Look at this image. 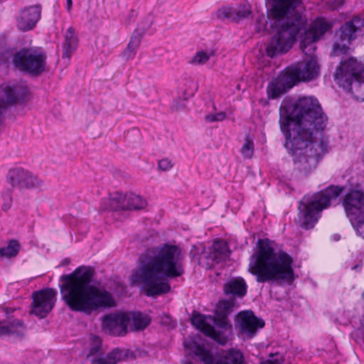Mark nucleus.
Here are the masks:
<instances>
[{"label": "nucleus", "instance_id": "nucleus-1", "mask_svg": "<svg viewBox=\"0 0 364 364\" xmlns=\"http://www.w3.org/2000/svg\"><path fill=\"white\" fill-rule=\"evenodd\" d=\"M271 16L277 28L276 34L266 48L267 56L274 58L287 53L301 35L300 48L310 58H314L316 42L327 31L331 25L323 18H317L307 29V20L296 9L301 0H271Z\"/></svg>", "mask_w": 364, "mask_h": 364}, {"label": "nucleus", "instance_id": "nucleus-2", "mask_svg": "<svg viewBox=\"0 0 364 364\" xmlns=\"http://www.w3.org/2000/svg\"><path fill=\"white\" fill-rule=\"evenodd\" d=\"M183 259L182 251L176 245L155 247L139 257V265L131 277L132 284L141 285L148 296L166 294L171 286L166 279L184 274Z\"/></svg>", "mask_w": 364, "mask_h": 364}, {"label": "nucleus", "instance_id": "nucleus-3", "mask_svg": "<svg viewBox=\"0 0 364 364\" xmlns=\"http://www.w3.org/2000/svg\"><path fill=\"white\" fill-rule=\"evenodd\" d=\"M94 273L92 268L81 266L70 274L60 276L61 299L71 311L90 315L116 306L110 292L91 284Z\"/></svg>", "mask_w": 364, "mask_h": 364}, {"label": "nucleus", "instance_id": "nucleus-4", "mask_svg": "<svg viewBox=\"0 0 364 364\" xmlns=\"http://www.w3.org/2000/svg\"><path fill=\"white\" fill-rule=\"evenodd\" d=\"M328 117L314 97H302L294 105H281L279 126L284 137H326Z\"/></svg>", "mask_w": 364, "mask_h": 364}, {"label": "nucleus", "instance_id": "nucleus-5", "mask_svg": "<svg viewBox=\"0 0 364 364\" xmlns=\"http://www.w3.org/2000/svg\"><path fill=\"white\" fill-rule=\"evenodd\" d=\"M272 244L267 238L258 240V250L250 258L248 270L259 283L291 282L294 279L292 257L284 251L276 252Z\"/></svg>", "mask_w": 364, "mask_h": 364}, {"label": "nucleus", "instance_id": "nucleus-6", "mask_svg": "<svg viewBox=\"0 0 364 364\" xmlns=\"http://www.w3.org/2000/svg\"><path fill=\"white\" fill-rule=\"evenodd\" d=\"M284 147L292 156L295 168L307 176L327 153L328 139L285 137Z\"/></svg>", "mask_w": 364, "mask_h": 364}, {"label": "nucleus", "instance_id": "nucleus-7", "mask_svg": "<svg viewBox=\"0 0 364 364\" xmlns=\"http://www.w3.org/2000/svg\"><path fill=\"white\" fill-rule=\"evenodd\" d=\"M344 188V186L331 185L312 196H304L298 207L299 225L306 230L313 228L318 221L319 213L328 208L331 200L338 198Z\"/></svg>", "mask_w": 364, "mask_h": 364}, {"label": "nucleus", "instance_id": "nucleus-8", "mask_svg": "<svg viewBox=\"0 0 364 364\" xmlns=\"http://www.w3.org/2000/svg\"><path fill=\"white\" fill-rule=\"evenodd\" d=\"M205 339L200 335H193L183 341V346L193 358H199L204 364H246L243 354L238 350L230 349L221 357L215 358L205 347Z\"/></svg>", "mask_w": 364, "mask_h": 364}, {"label": "nucleus", "instance_id": "nucleus-9", "mask_svg": "<svg viewBox=\"0 0 364 364\" xmlns=\"http://www.w3.org/2000/svg\"><path fill=\"white\" fill-rule=\"evenodd\" d=\"M12 63L18 70L37 77L46 70L47 55L43 50L23 48L14 54Z\"/></svg>", "mask_w": 364, "mask_h": 364}, {"label": "nucleus", "instance_id": "nucleus-10", "mask_svg": "<svg viewBox=\"0 0 364 364\" xmlns=\"http://www.w3.org/2000/svg\"><path fill=\"white\" fill-rule=\"evenodd\" d=\"M334 79L345 90L352 91L353 87L364 90V68L355 58L341 60L334 74Z\"/></svg>", "mask_w": 364, "mask_h": 364}, {"label": "nucleus", "instance_id": "nucleus-11", "mask_svg": "<svg viewBox=\"0 0 364 364\" xmlns=\"http://www.w3.org/2000/svg\"><path fill=\"white\" fill-rule=\"evenodd\" d=\"M364 29V18L359 16L353 17L350 21L343 24L335 34L333 46L335 53H346L349 46L355 40Z\"/></svg>", "mask_w": 364, "mask_h": 364}, {"label": "nucleus", "instance_id": "nucleus-12", "mask_svg": "<svg viewBox=\"0 0 364 364\" xmlns=\"http://www.w3.org/2000/svg\"><path fill=\"white\" fill-rule=\"evenodd\" d=\"M235 303V299L220 301L215 309V315L213 316V324L218 331L217 340L220 345H225L232 336V327L228 316L232 312Z\"/></svg>", "mask_w": 364, "mask_h": 364}, {"label": "nucleus", "instance_id": "nucleus-13", "mask_svg": "<svg viewBox=\"0 0 364 364\" xmlns=\"http://www.w3.org/2000/svg\"><path fill=\"white\" fill-rule=\"evenodd\" d=\"M146 201L141 196L133 193L123 196L119 192L112 194L109 199L103 200L100 204L102 210H141L146 206Z\"/></svg>", "mask_w": 364, "mask_h": 364}, {"label": "nucleus", "instance_id": "nucleus-14", "mask_svg": "<svg viewBox=\"0 0 364 364\" xmlns=\"http://www.w3.org/2000/svg\"><path fill=\"white\" fill-rule=\"evenodd\" d=\"M130 321L129 313L117 311L104 315L102 318V326L109 335L123 336L127 333V326Z\"/></svg>", "mask_w": 364, "mask_h": 364}, {"label": "nucleus", "instance_id": "nucleus-15", "mask_svg": "<svg viewBox=\"0 0 364 364\" xmlns=\"http://www.w3.org/2000/svg\"><path fill=\"white\" fill-rule=\"evenodd\" d=\"M57 291L47 288L34 291L32 295L33 308L31 313L45 318L52 311L56 301Z\"/></svg>", "mask_w": 364, "mask_h": 364}, {"label": "nucleus", "instance_id": "nucleus-16", "mask_svg": "<svg viewBox=\"0 0 364 364\" xmlns=\"http://www.w3.org/2000/svg\"><path fill=\"white\" fill-rule=\"evenodd\" d=\"M6 181L13 188H34L41 186L43 181L30 171L16 167L9 171Z\"/></svg>", "mask_w": 364, "mask_h": 364}, {"label": "nucleus", "instance_id": "nucleus-17", "mask_svg": "<svg viewBox=\"0 0 364 364\" xmlns=\"http://www.w3.org/2000/svg\"><path fill=\"white\" fill-rule=\"evenodd\" d=\"M295 82L310 81L318 76L320 66L315 58H310L288 68Z\"/></svg>", "mask_w": 364, "mask_h": 364}, {"label": "nucleus", "instance_id": "nucleus-18", "mask_svg": "<svg viewBox=\"0 0 364 364\" xmlns=\"http://www.w3.org/2000/svg\"><path fill=\"white\" fill-rule=\"evenodd\" d=\"M346 216L349 220L364 213V191L363 189L350 188L342 201Z\"/></svg>", "mask_w": 364, "mask_h": 364}, {"label": "nucleus", "instance_id": "nucleus-19", "mask_svg": "<svg viewBox=\"0 0 364 364\" xmlns=\"http://www.w3.org/2000/svg\"><path fill=\"white\" fill-rule=\"evenodd\" d=\"M264 324V320L257 318L251 310L240 311L235 317V328H239L240 333L250 337L254 336Z\"/></svg>", "mask_w": 364, "mask_h": 364}, {"label": "nucleus", "instance_id": "nucleus-20", "mask_svg": "<svg viewBox=\"0 0 364 364\" xmlns=\"http://www.w3.org/2000/svg\"><path fill=\"white\" fill-rule=\"evenodd\" d=\"M42 6L35 4L21 9L16 17V27L23 32L33 30L41 18Z\"/></svg>", "mask_w": 364, "mask_h": 364}, {"label": "nucleus", "instance_id": "nucleus-21", "mask_svg": "<svg viewBox=\"0 0 364 364\" xmlns=\"http://www.w3.org/2000/svg\"><path fill=\"white\" fill-rule=\"evenodd\" d=\"M296 85L295 81L287 70L285 73L273 78L267 87V93L269 98L277 99L286 93Z\"/></svg>", "mask_w": 364, "mask_h": 364}, {"label": "nucleus", "instance_id": "nucleus-22", "mask_svg": "<svg viewBox=\"0 0 364 364\" xmlns=\"http://www.w3.org/2000/svg\"><path fill=\"white\" fill-rule=\"evenodd\" d=\"M142 23L144 25L141 28H137L134 30L127 48L122 53V58L126 60L132 59L136 55V50L141 43L144 34L152 24L151 18L150 16H146Z\"/></svg>", "mask_w": 364, "mask_h": 364}, {"label": "nucleus", "instance_id": "nucleus-23", "mask_svg": "<svg viewBox=\"0 0 364 364\" xmlns=\"http://www.w3.org/2000/svg\"><path fill=\"white\" fill-rule=\"evenodd\" d=\"M26 331V327L21 319L7 317L0 321V337L22 338Z\"/></svg>", "mask_w": 364, "mask_h": 364}, {"label": "nucleus", "instance_id": "nucleus-24", "mask_svg": "<svg viewBox=\"0 0 364 364\" xmlns=\"http://www.w3.org/2000/svg\"><path fill=\"white\" fill-rule=\"evenodd\" d=\"M213 319L212 316H205L201 314H193L191 318V323L206 336L211 338L218 343V331L216 326H213Z\"/></svg>", "mask_w": 364, "mask_h": 364}, {"label": "nucleus", "instance_id": "nucleus-25", "mask_svg": "<svg viewBox=\"0 0 364 364\" xmlns=\"http://www.w3.org/2000/svg\"><path fill=\"white\" fill-rule=\"evenodd\" d=\"M252 13L251 6L248 4H240L237 7H223L218 10L217 16L220 19H228L238 22L247 18Z\"/></svg>", "mask_w": 364, "mask_h": 364}, {"label": "nucleus", "instance_id": "nucleus-26", "mask_svg": "<svg viewBox=\"0 0 364 364\" xmlns=\"http://www.w3.org/2000/svg\"><path fill=\"white\" fill-rule=\"evenodd\" d=\"M224 294L234 298H243L247 292V285L245 280L240 277L230 278L223 287Z\"/></svg>", "mask_w": 364, "mask_h": 364}, {"label": "nucleus", "instance_id": "nucleus-27", "mask_svg": "<svg viewBox=\"0 0 364 364\" xmlns=\"http://www.w3.org/2000/svg\"><path fill=\"white\" fill-rule=\"evenodd\" d=\"M129 350H122L118 348L113 349L108 353H103L95 359L92 360V364H117L125 359L129 354Z\"/></svg>", "mask_w": 364, "mask_h": 364}, {"label": "nucleus", "instance_id": "nucleus-28", "mask_svg": "<svg viewBox=\"0 0 364 364\" xmlns=\"http://www.w3.org/2000/svg\"><path fill=\"white\" fill-rule=\"evenodd\" d=\"M78 40L75 34V29L70 26L65 34V41L63 43V58H70L77 47Z\"/></svg>", "mask_w": 364, "mask_h": 364}, {"label": "nucleus", "instance_id": "nucleus-29", "mask_svg": "<svg viewBox=\"0 0 364 364\" xmlns=\"http://www.w3.org/2000/svg\"><path fill=\"white\" fill-rule=\"evenodd\" d=\"M362 318V316H359L355 309L351 310H344L336 318L338 323L340 325L346 326L351 325L352 327L355 328L359 325V319Z\"/></svg>", "mask_w": 364, "mask_h": 364}, {"label": "nucleus", "instance_id": "nucleus-30", "mask_svg": "<svg viewBox=\"0 0 364 364\" xmlns=\"http://www.w3.org/2000/svg\"><path fill=\"white\" fill-rule=\"evenodd\" d=\"M130 314V318L132 321L133 331H141L145 329L150 323V318L139 311H135Z\"/></svg>", "mask_w": 364, "mask_h": 364}, {"label": "nucleus", "instance_id": "nucleus-31", "mask_svg": "<svg viewBox=\"0 0 364 364\" xmlns=\"http://www.w3.org/2000/svg\"><path fill=\"white\" fill-rule=\"evenodd\" d=\"M103 353L101 339L97 336H93L90 346L89 353L87 355V359L92 363V359H95L98 355Z\"/></svg>", "mask_w": 364, "mask_h": 364}, {"label": "nucleus", "instance_id": "nucleus-32", "mask_svg": "<svg viewBox=\"0 0 364 364\" xmlns=\"http://www.w3.org/2000/svg\"><path fill=\"white\" fill-rule=\"evenodd\" d=\"M20 250V245L16 240L9 242L6 247L0 248V257L11 258L16 257Z\"/></svg>", "mask_w": 364, "mask_h": 364}, {"label": "nucleus", "instance_id": "nucleus-33", "mask_svg": "<svg viewBox=\"0 0 364 364\" xmlns=\"http://www.w3.org/2000/svg\"><path fill=\"white\" fill-rule=\"evenodd\" d=\"M351 338L364 350V314L362 318L359 319V325L350 333Z\"/></svg>", "mask_w": 364, "mask_h": 364}, {"label": "nucleus", "instance_id": "nucleus-34", "mask_svg": "<svg viewBox=\"0 0 364 364\" xmlns=\"http://www.w3.org/2000/svg\"><path fill=\"white\" fill-rule=\"evenodd\" d=\"M229 257L228 253L215 252L210 251L206 256L208 264L210 267L213 266L215 264H219L225 261Z\"/></svg>", "mask_w": 364, "mask_h": 364}, {"label": "nucleus", "instance_id": "nucleus-35", "mask_svg": "<svg viewBox=\"0 0 364 364\" xmlns=\"http://www.w3.org/2000/svg\"><path fill=\"white\" fill-rule=\"evenodd\" d=\"M358 235L364 238V213L355 217V220H349Z\"/></svg>", "mask_w": 364, "mask_h": 364}, {"label": "nucleus", "instance_id": "nucleus-36", "mask_svg": "<svg viewBox=\"0 0 364 364\" xmlns=\"http://www.w3.org/2000/svg\"><path fill=\"white\" fill-rule=\"evenodd\" d=\"M212 53H213L208 54L207 52L203 50L198 51L196 53L190 63L195 65H203L208 61Z\"/></svg>", "mask_w": 364, "mask_h": 364}, {"label": "nucleus", "instance_id": "nucleus-37", "mask_svg": "<svg viewBox=\"0 0 364 364\" xmlns=\"http://www.w3.org/2000/svg\"><path fill=\"white\" fill-rule=\"evenodd\" d=\"M254 152V143L248 136L245 139V142L242 146L241 154L247 159H251Z\"/></svg>", "mask_w": 364, "mask_h": 364}, {"label": "nucleus", "instance_id": "nucleus-38", "mask_svg": "<svg viewBox=\"0 0 364 364\" xmlns=\"http://www.w3.org/2000/svg\"><path fill=\"white\" fill-rule=\"evenodd\" d=\"M204 252L205 247L203 245H200V247L193 245L190 250L189 255L192 260H194L197 262L198 264H200V259Z\"/></svg>", "mask_w": 364, "mask_h": 364}, {"label": "nucleus", "instance_id": "nucleus-39", "mask_svg": "<svg viewBox=\"0 0 364 364\" xmlns=\"http://www.w3.org/2000/svg\"><path fill=\"white\" fill-rule=\"evenodd\" d=\"M211 251L224 254L228 253V255H230L228 244L223 240L215 241L213 244V249Z\"/></svg>", "mask_w": 364, "mask_h": 364}, {"label": "nucleus", "instance_id": "nucleus-40", "mask_svg": "<svg viewBox=\"0 0 364 364\" xmlns=\"http://www.w3.org/2000/svg\"><path fill=\"white\" fill-rule=\"evenodd\" d=\"M226 117V114L224 112H220L216 114H209L205 116V121L208 122H222Z\"/></svg>", "mask_w": 364, "mask_h": 364}, {"label": "nucleus", "instance_id": "nucleus-41", "mask_svg": "<svg viewBox=\"0 0 364 364\" xmlns=\"http://www.w3.org/2000/svg\"><path fill=\"white\" fill-rule=\"evenodd\" d=\"M158 166L161 170L166 171L172 168L173 164L171 160L163 159L159 161Z\"/></svg>", "mask_w": 364, "mask_h": 364}, {"label": "nucleus", "instance_id": "nucleus-42", "mask_svg": "<svg viewBox=\"0 0 364 364\" xmlns=\"http://www.w3.org/2000/svg\"><path fill=\"white\" fill-rule=\"evenodd\" d=\"M345 2V0H334V9H338L341 7Z\"/></svg>", "mask_w": 364, "mask_h": 364}, {"label": "nucleus", "instance_id": "nucleus-43", "mask_svg": "<svg viewBox=\"0 0 364 364\" xmlns=\"http://www.w3.org/2000/svg\"><path fill=\"white\" fill-rule=\"evenodd\" d=\"M73 6V1L72 0H66V9L68 12H70Z\"/></svg>", "mask_w": 364, "mask_h": 364}, {"label": "nucleus", "instance_id": "nucleus-44", "mask_svg": "<svg viewBox=\"0 0 364 364\" xmlns=\"http://www.w3.org/2000/svg\"><path fill=\"white\" fill-rule=\"evenodd\" d=\"M70 262L69 258H65L61 261L60 266H66L70 264Z\"/></svg>", "mask_w": 364, "mask_h": 364}, {"label": "nucleus", "instance_id": "nucleus-45", "mask_svg": "<svg viewBox=\"0 0 364 364\" xmlns=\"http://www.w3.org/2000/svg\"><path fill=\"white\" fill-rule=\"evenodd\" d=\"M361 269H362V264H355L352 267V269L356 270V271H360Z\"/></svg>", "mask_w": 364, "mask_h": 364}, {"label": "nucleus", "instance_id": "nucleus-46", "mask_svg": "<svg viewBox=\"0 0 364 364\" xmlns=\"http://www.w3.org/2000/svg\"><path fill=\"white\" fill-rule=\"evenodd\" d=\"M340 238H341V237L339 235H333V239L335 241H338L340 240Z\"/></svg>", "mask_w": 364, "mask_h": 364}, {"label": "nucleus", "instance_id": "nucleus-47", "mask_svg": "<svg viewBox=\"0 0 364 364\" xmlns=\"http://www.w3.org/2000/svg\"><path fill=\"white\" fill-rule=\"evenodd\" d=\"M8 310H9V309L7 307L5 308V312H6V314H9V311Z\"/></svg>", "mask_w": 364, "mask_h": 364}]
</instances>
